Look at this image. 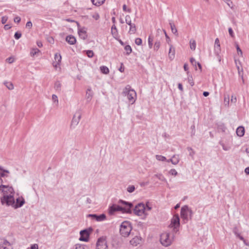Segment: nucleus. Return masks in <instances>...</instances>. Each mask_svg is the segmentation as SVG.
I'll return each instance as SVG.
<instances>
[{"label":"nucleus","instance_id":"7c9ffc66","mask_svg":"<svg viewBox=\"0 0 249 249\" xmlns=\"http://www.w3.org/2000/svg\"><path fill=\"white\" fill-rule=\"evenodd\" d=\"M160 41L159 40H157L154 44V50H155V51L158 50V49L160 47Z\"/></svg>","mask_w":249,"mask_h":249},{"label":"nucleus","instance_id":"423d86ee","mask_svg":"<svg viewBox=\"0 0 249 249\" xmlns=\"http://www.w3.org/2000/svg\"><path fill=\"white\" fill-rule=\"evenodd\" d=\"M180 219L178 214H176L174 215L171 219V223L169 225L170 228L172 229V232L177 233L179 229Z\"/></svg>","mask_w":249,"mask_h":249},{"label":"nucleus","instance_id":"4c0bfd02","mask_svg":"<svg viewBox=\"0 0 249 249\" xmlns=\"http://www.w3.org/2000/svg\"><path fill=\"white\" fill-rule=\"evenodd\" d=\"M154 177H156L157 178H158V179H159L161 181H165L166 180L165 178L163 177V176L161 174H156L154 175Z\"/></svg>","mask_w":249,"mask_h":249},{"label":"nucleus","instance_id":"c9c22d12","mask_svg":"<svg viewBox=\"0 0 249 249\" xmlns=\"http://www.w3.org/2000/svg\"><path fill=\"white\" fill-rule=\"evenodd\" d=\"M229 102H230L229 96L228 95L227 97L225 96L224 100V104L225 106H228L229 105Z\"/></svg>","mask_w":249,"mask_h":249},{"label":"nucleus","instance_id":"0e129e2a","mask_svg":"<svg viewBox=\"0 0 249 249\" xmlns=\"http://www.w3.org/2000/svg\"><path fill=\"white\" fill-rule=\"evenodd\" d=\"M228 31H229V33L231 37H233V32L232 29H231V28H229Z\"/></svg>","mask_w":249,"mask_h":249},{"label":"nucleus","instance_id":"49530a36","mask_svg":"<svg viewBox=\"0 0 249 249\" xmlns=\"http://www.w3.org/2000/svg\"><path fill=\"white\" fill-rule=\"evenodd\" d=\"M52 100H53V101L54 103H56V104L58 105V99H57V96L56 95L53 94L52 95Z\"/></svg>","mask_w":249,"mask_h":249},{"label":"nucleus","instance_id":"5fc2aeb1","mask_svg":"<svg viewBox=\"0 0 249 249\" xmlns=\"http://www.w3.org/2000/svg\"><path fill=\"white\" fill-rule=\"evenodd\" d=\"M131 21V19L130 16L126 15L125 18V21L126 23H127Z\"/></svg>","mask_w":249,"mask_h":249},{"label":"nucleus","instance_id":"b1692460","mask_svg":"<svg viewBox=\"0 0 249 249\" xmlns=\"http://www.w3.org/2000/svg\"><path fill=\"white\" fill-rule=\"evenodd\" d=\"M179 161V156L178 155H174L171 158V162L174 165L177 164Z\"/></svg>","mask_w":249,"mask_h":249},{"label":"nucleus","instance_id":"a18cd8bd","mask_svg":"<svg viewBox=\"0 0 249 249\" xmlns=\"http://www.w3.org/2000/svg\"><path fill=\"white\" fill-rule=\"evenodd\" d=\"M21 36V34L19 32H17L15 33L14 35V37L16 39H18L20 38Z\"/></svg>","mask_w":249,"mask_h":249},{"label":"nucleus","instance_id":"58836bf2","mask_svg":"<svg viewBox=\"0 0 249 249\" xmlns=\"http://www.w3.org/2000/svg\"><path fill=\"white\" fill-rule=\"evenodd\" d=\"M153 38L151 36H149L148 37V46L150 48H152L153 46Z\"/></svg>","mask_w":249,"mask_h":249},{"label":"nucleus","instance_id":"e2e57ef3","mask_svg":"<svg viewBox=\"0 0 249 249\" xmlns=\"http://www.w3.org/2000/svg\"><path fill=\"white\" fill-rule=\"evenodd\" d=\"M236 101H237V99H236V96H235L234 95H232L231 98V102H233V103H236Z\"/></svg>","mask_w":249,"mask_h":249},{"label":"nucleus","instance_id":"ea45409f","mask_svg":"<svg viewBox=\"0 0 249 249\" xmlns=\"http://www.w3.org/2000/svg\"><path fill=\"white\" fill-rule=\"evenodd\" d=\"M75 249H89L87 246H85L81 245H76Z\"/></svg>","mask_w":249,"mask_h":249},{"label":"nucleus","instance_id":"774afa93","mask_svg":"<svg viewBox=\"0 0 249 249\" xmlns=\"http://www.w3.org/2000/svg\"><path fill=\"white\" fill-rule=\"evenodd\" d=\"M245 172L247 175H249V167L245 168Z\"/></svg>","mask_w":249,"mask_h":249},{"label":"nucleus","instance_id":"680f3d73","mask_svg":"<svg viewBox=\"0 0 249 249\" xmlns=\"http://www.w3.org/2000/svg\"><path fill=\"white\" fill-rule=\"evenodd\" d=\"M38 249V246L36 244H34L32 245L31 247V249Z\"/></svg>","mask_w":249,"mask_h":249},{"label":"nucleus","instance_id":"c85d7f7f","mask_svg":"<svg viewBox=\"0 0 249 249\" xmlns=\"http://www.w3.org/2000/svg\"><path fill=\"white\" fill-rule=\"evenodd\" d=\"M4 84L9 90H12L14 89V85L11 82H5Z\"/></svg>","mask_w":249,"mask_h":249},{"label":"nucleus","instance_id":"f3484780","mask_svg":"<svg viewBox=\"0 0 249 249\" xmlns=\"http://www.w3.org/2000/svg\"><path fill=\"white\" fill-rule=\"evenodd\" d=\"M61 60V56L60 54L55 53L54 55V61L53 62V66L56 68L60 65Z\"/></svg>","mask_w":249,"mask_h":249},{"label":"nucleus","instance_id":"a19ab883","mask_svg":"<svg viewBox=\"0 0 249 249\" xmlns=\"http://www.w3.org/2000/svg\"><path fill=\"white\" fill-rule=\"evenodd\" d=\"M188 82L189 83V84L191 85V86H193L194 85V83L193 82V77H192V75H190L189 74H188Z\"/></svg>","mask_w":249,"mask_h":249},{"label":"nucleus","instance_id":"052dcab7","mask_svg":"<svg viewBox=\"0 0 249 249\" xmlns=\"http://www.w3.org/2000/svg\"><path fill=\"white\" fill-rule=\"evenodd\" d=\"M20 18L18 16L14 18L15 22L19 23L20 21Z\"/></svg>","mask_w":249,"mask_h":249},{"label":"nucleus","instance_id":"c756f323","mask_svg":"<svg viewBox=\"0 0 249 249\" xmlns=\"http://www.w3.org/2000/svg\"><path fill=\"white\" fill-rule=\"evenodd\" d=\"M190 48L192 50H195L196 49V41L194 40L191 39L190 41Z\"/></svg>","mask_w":249,"mask_h":249},{"label":"nucleus","instance_id":"bf43d9fd","mask_svg":"<svg viewBox=\"0 0 249 249\" xmlns=\"http://www.w3.org/2000/svg\"><path fill=\"white\" fill-rule=\"evenodd\" d=\"M6 60L9 63H12L14 61V58L12 57H10L8 58Z\"/></svg>","mask_w":249,"mask_h":249},{"label":"nucleus","instance_id":"7ed1b4c3","mask_svg":"<svg viewBox=\"0 0 249 249\" xmlns=\"http://www.w3.org/2000/svg\"><path fill=\"white\" fill-rule=\"evenodd\" d=\"M175 233L164 232L160 235V242L164 247L171 245L175 238Z\"/></svg>","mask_w":249,"mask_h":249},{"label":"nucleus","instance_id":"9b49d317","mask_svg":"<svg viewBox=\"0 0 249 249\" xmlns=\"http://www.w3.org/2000/svg\"><path fill=\"white\" fill-rule=\"evenodd\" d=\"M96 249H108L105 237H101L98 239Z\"/></svg>","mask_w":249,"mask_h":249},{"label":"nucleus","instance_id":"2eb2a0df","mask_svg":"<svg viewBox=\"0 0 249 249\" xmlns=\"http://www.w3.org/2000/svg\"><path fill=\"white\" fill-rule=\"evenodd\" d=\"M81 118V114L80 112H77L73 116L71 121V124L76 125L78 124Z\"/></svg>","mask_w":249,"mask_h":249},{"label":"nucleus","instance_id":"ddd939ff","mask_svg":"<svg viewBox=\"0 0 249 249\" xmlns=\"http://www.w3.org/2000/svg\"><path fill=\"white\" fill-rule=\"evenodd\" d=\"M87 217H91L92 219H95L97 221H102L106 218V215L104 213L99 215L96 214H89L87 215Z\"/></svg>","mask_w":249,"mask_h":249},{"label":"nucleus","instance_id":"5701e85b","mask_svg":"<svg viewBox=\"0 0 249 249\" xmlns=\"http://www.w3.org/2000/svg\"><path fill=\"white\" fill-rule=\"evenodd\" d=\"M237 135L240 137H242L244 135L245 130L242 126H239L236 129Z\"/></svg>","mask_w":249,"mask_h":249},{"label":"nucleus","instance_id":"603ef678","mask_svg":"<svg viewBox=\"0 0 249 249\" xmlns=\"http://www.w3.org/2000/svg\"><path fill=\"white\" fill-rule=\"evenodd\" d=\"M92 17L94 18L95 20H98L99 18V15L97 13H95L94 14L92 15Z\"/></svg>","mask_w":249,"mask_h":249},{"label":"nucleus","instance_id":"de8ad7c7","mask_svg":"<svg viewBox=\"0 0 249 249\" xmlns=\"http://www.w3.org/2000/svg\"><path fill=\"white\" fill-rule=\"evenodd\" d=\"M135 43L138 45H140L142 43V40L140 38H137L135 41Z\"/></svg>","mask_w":249,"mask_h":249},{"label":"nucleus","instance_id":"8fccbe9b","mask_svg":"<svg viewBox=\"0 0 249 249\" xmlns=\"http://www.w3.org/2000/svg\"><path fill=\"white\" fill-rule=\"evenodd\" d=\"M115 32H117L116 27L115 25H113L111 27V33L112 35L115 34Z\"/></svg>","mask_w":249,"mask_h":249},{"label":"nucleus","instance_id":"6ab92c4d","mask_svg":"<svg viewBox=\"0 0 249 249\" xmlns=\"http://www.w3.org/2000/svg\"><path fill=\"white\" fill-rule=\"evenodd\" d=\"M220 45L219 40L218 38H216L215 40V46H214V52L215 53L218 55L219 53L220 52Z\"/></svg>","mask_w":249,"mask_h":249},{"label":"nucleus","instance_id":"3c124183","mask_svg":"<svg viewBox=\"0 0 249 249\" xmlns=\"http://www.w3.org/2000/svg\"><path fill=\"white\" fill-rule=\"evenodd\" d=\"M169 173L172 175L176 176L178 174V172L174 169H172L170 170Z\"/></svg>","mask_w":249,"mask_h":249},{"label":"nucleus","instance_id":"bb28decb","mask_svg":"<svg viewBox=\"0 0 249 249\" xmlns=\"http://www.w3.org/2000/svg\"><path fill=\"white\" fill-rule=\"evenodd\" d=\"M93 4L96 6H100L105 2V0H91Z\"/></svg>","mask_w":249,"mask_h":249},{"label":"nucleus","instance_id":"412c9836","mask_svg":"<svg viewBox=\"0 0 249 249\" xmlns=\"http://www.w3.org/2000/svg\"><path fill=\"white\" fill-rule=\"evenodd\" d=\"M175 50L174 48L173 47L172 45H170L169 52V57L171 60H172L175 57Z\"/></svg>","mask_w":249,"mask_h":249},{"label":"nucleus","instance_id":"864d4df0","mask_svg":"<svg viewBox=\"0 0 249 249\" xmlns=\"http://www.w3.org/2000/svg\"><path fill=\"white\" fill-rule=\"evenodd\" d=\"M236 50H237V53L238 54H240L241 55L242 54V50L240 49L239 45L238 44H236Z\"/></svg>","mask_w":249,"mask_h":249},{"label":"nucleus","instance_id":"79ce46f5","mask_svg":"<svg viewBox=\"0 0 249 249\" xmlns=\"http://www.w3.org/2000/svg\"><path fill=\"white\" fill-rule=\"evenodd\" d=\"M90 90H91V89H88L87 91V99H89V100H91V99L92 97V95H93L92 93H88V91H90Z\"/></svg>","mask_w":249,"mask_h":249},{"label":"nucleus","instance_id":"a211bd4d","mask_svg":"<svg viewBox=\"0 0 249 249\" xmlns=\"http://www.w3.org/2000/svg\"><path fill=\"white\" fill-rule=\"evenodd\" d=\"M129 26V30L128 31L129 34H134L136 32V27L134 23L131 22V21L127 23Z\"/></svg>","mask_w":249,"mask_h":249},{"label":"nucleus","instance_id":"6e6552de","mask_svg":"<svg viewBox=\"0 0 249 249\" xmlns=\"http://www.w3.org/2000/svg\"><path fill=\"white\" fill-rule=\"evenodd\" d=\"M134 213L139 216H142L143 214L146 215L147 213H145V207L143 203H140L138 204L134 209Z\"/></svg>","mask_w":249,"mask_h":249},{"label":"nucleus","instance_id":"6e6d98bb","mask_svg":"<svg viewBox=\"0 0 249 249\" xmlns=\"http://www.w3.org/2000/svg\"><path fill=\"white\" fill-rule=\"evenodd\" d=\"M233 232L237 236L239 233H238V229L237 227H235L233 229Z\"/></svg>","mask_w":249,"mask_h":249},{"label":"nucleus","instance_id":"13d9d810","mask_svg":"<svg viewBox=\"0 0 249 249\" xmlns=\"http://www.w3.org/2000/svg\"><path fill=\"white\" fill-rule=\"evenodd\" d=\"M183 68H184V70L187 71V74H189V72L188 71V64H186V63L184 64Z\"/></svg>","mask_w":249,"mask_h":249},{"label":"nucleus","instance_id":"cd10ccee","mask_svg":"<svg viewBox=\"0 0 249 249\" xmlns=\"http://www.w3.org/2000/svg\"><path fill=\"white\" fill-rule=\"evenodd\" d=\"M100 70H101V71L103 73L105 74H108L109 72V70L108 68L107 67L105 66L100 67Z\"/></svg>","mask_w":249,"mask_h":249},{"label":"nucleus","instance_id":"2f4dec72","mask_svg":"<svg viewBox=\"0 0 249 249\" xmlns=\"http://www.w3.org/2000/svg\"><path fill=\"white\" fill-rule=\"evenodd\" d=\"M156 158L157 160L160 161H165L166 160V158L161 155H156Z\"/></svg>","mask_w":249,"mask_h":249},{"label":"nucleus","instance_id":"39448f33","mask_svg":"<svg viewBox=\"0 0 249 249\" xmlns=\"http://www.w3.org/2000/svg\"><path fill=\"white\" fill-rule=\"evenodd\" d=\"M123 94L125 96H127L128 100L131 102V104H133L135 102L137 96L136 93L134 89H131L129 85L125 87Z\"/></svg>","mask_w":249,"mask_h":249},{"label":"nucleus","instance_id":"393cba45","mask_svg":"<svg viewBox=\"0 0 249 249\" xmlns=\"http://www.w3.org/2000/svg\"><path fill=\"white\" fill-rule=\"evenodd\" d=\"M169 24L170 25L172 32L176 36H178V30H177V29L176 28L175 24L172 22H170Z\"/></svg>","mask_w":249,"mask_h":249},{"label":"nucleus","instance_id":"1a4fd4ad","mask_svg":"<svg viewBox=\"0 0 249 249\" xmlns=\"http://www.w3.org/2000/svg\"><path fill=\"white\" fill-rule=\"evenodd\" d=\"M0 191L3 193V197H4L5 196H14L15 193L12 187L2 184L0 186Z\"/></svg>","mask_w":249,"mask_h":249},{"label":"nucleus","instance_id":"09e8293b","mask_svg":"<svg viewBox=\"0 0 249 249\" xmlns=\"http://www.w3.org/2000/svg\"><path fill=\"white\" fill-rule=\"evenodd\" d=\"M7 16H3L1 18V23L2 24H5L8 20Z\"/></svg>","mask_w":249,"mask_h":249},{"label":"nucleus","instance_id":"f03ea898","mask_svg":"<svg viewBox=\"0 0 249 249\" xmlns=\"http://www.w3.org/2000/svg\"><path fill=\"white\" fill-rule=\"evenodd\" d=\"M0 200L2 205L6 204L7 206H11L15 209L21 207L25 203L24 199L22 197H18L16 199L15 202L14 196H5L4 197H2Z\"/></svg>","mask_w":249,"mask_h":249},{"label":"nucleus","instance_id":"4be33fe9","mask_svg":"<svg viewBox=\"0 0 249 249\" xmlns=\"http://www.w3.org/2000/svg\"><path fill=\"white\" fill-rule=\"evenodd\" d=\"M0 171H1L0 173V177H8V174L9 173V171L8 170L4 169L1 166H0Z\"/></svg>","mask_w":249,"mask_h":249},{"label":"nucleus","instance_id":"0eeeda50","mask_svg":"<svg viewBox=\"0 0 249 249\" xmlns=\"http://www.w3.org/2000/svg\"><path fill=\"white\" fill-rule=\"evenodd\" d=\"M132 230L130 223L128 221H124L120 225V232L124 237L128 236Z\"/></svg>","mask_w":249,"mask_h":249},{"label":"nucleus","instance_id":"f704fd0d","mask_svg":"<svg viewBox=\"0 0 249 249\" xmlns=\"http://www.w3.org/2000/svg\"><path fill=\"white\" fill-rule=\"evenodd\" d=\"M135 190V187L134 185H129L128 186L127 188V191L128 192L131 193L133 192Z\"/></svg>","mask_w":249,"mask_h":249},{"label":"nucleus","instance_id":"aec40b11","mask_svg":"<svg viewBox=\"0 0 249 249\" xmlns=\"http://www.w3.org/2000/svg\"><path fill=\"white\" fill-rule=\"evenodd\" d=\"M66 41L70 44L73 45L76 43V40L74 36L72 35H69L66 37Z\"/></svg>","mask_w":249,"mask_h":249},{"label":"nucleus","instance_id":"a878e982","mask_svg":"<svg viewBox=\"0 0 249 249\" xmlns=\"http://www.w3.org/2000/svg\"><path fill=\"white\" fill-rule=\"evenodd\" d=\"M54 88L56 91H60L61 90V84L59 81H57L55 82Z\"/></svg>","mask_w":249,"mask_h":249},{"label":"nucleus","instance_id":"f8f14e48","mask_svg":"<svg viewBox=\"0 0 249 249\" xmlns=\"http://www.w3.org/2000/svg\"><path fill=\"white\" fill-rule=\"evenodd\" d=\"M78 26V33L79 37L83 39H86L88 36L87 33V28L85 27H81L78 22H76Z\"/></svg>","mask_w":249,"mask_h":249},{"label":"nucleus","instance_id":"338daca9","mask_svg":"<svg viewBox=\"0 0 249 249\" xmlns=\"http://www.w3.org/2000/svg\"><path fill=\"white\" fill-rule=\"evenodd\" d=\"M11 28V27L9 24L5 25L4 26V29L5 30H8L10 29Z\"/></svg>","mask_w":249,"mask_h":249},{"label":"nucleus","instance_id":"dca6fc26","mask_svg":"<svg viewBox=\"0 0 249 249\" xmlns=\"http://www.w3.org/2000/svg\"><path fill=\"white\" fill-rule=\"evenodd\" d=\"M142 238L140 236H136L130 241V243L133 246H137L141 244Z\"/></svg>","mask_w":249,"mask_h":249},{"label":"nucleus","instance_id":"72a5a7b5","mask_svg":"<svg viewBox=\"0 0 249 249\" xmlns=\"http://www.w3.org/2000/svg\"><path fill=\"white\" fill-rule=\"evenodd\" d=\"M38 52H39V50L37 48H34L32 50L30 54L32 56H34Z\"/></svg>","mask_w":249,"mask_h":249},{"label":"nucleus","instance_id":"69168bd1","mask_svg":"<svg viewBox=\"0 0 249 249\" xmlns=\"http://www.w3.org/2000/svg\"><path fill=\"white\" fill-rule=\"evenodd\" d=\"M145 207V213H146V211H150L151 210V207L148 205V202L146 203V205Z\"/></svg>","mask_w":249,"mask_h":249},{"label":"nucleus","instance_id":"c03bdc74","mask_svg":"<svg viewBox=\"0 0 249 249\" xmlns=\"http://www.w3.org/2000/svg\"><path fill=\"white\" fill-rule=\"evenodd\" d=\"M224 2H225L227 5L231 7V8H232V2L231 0H223Z\"/></svg>","mask_w":249,"mask_h":249},{"label":"nucleus","instance_id":"4d7b16f0","mask_svg":"<svg viewBox=\"0 0 249 249\" xmlns=\"http://www.w3.org/2000/svg\"><path fill=\"white\" fill-rule=\"evenodd\" d=\"M26 27L27 28H28L29 29H31L32 27V23L31 22V21H28L27 23H26Z\"/></svg>","mask_w":249,"mask_h":249},{"label":"nucleus","instance_id":"e433bc0d","mask_svg":"<svg viewBox=\"0 0 249 249\" xmlns=\"http://www.w3.org/2000/svg\"><path fill=\"white\" fill-rule=\"evenodd\" d=\"M190 62H191V63L192 64V65L194 67H195L196 70H197V68H196V63H197V62H196V60H195L194 58H193V57H192V58H190Z\"/></svg>","mask_w":249,"mask_h":249},{"label":"nucleus","instance_id":"37998d69","mask_svg":"<svg viewBox=\"0 0 249 249\" xmlns=\"http://www.w3.org/2000/svg\"><path fill=\"white\" fill-rule=\"evenodd\" d=\"M86 53L88 56L90 58L92 57L94 55L93 51L91 50L87 51Z\"/></svg>","mask_w":249,"mask_h":249},{"label":"nucleus","instance_id":"9d476101","mask_svg":"<svg viewBox=\"0 0 249 249\" xmlns=\"http://www.w3.org/2000/svg\"><path fill=\"white\" fill-rule=\"evenodd\" d=\"M92 230V228H89L81 231L80 232V237L79 240L82 241H88L89 234L91 232Z\"/></svg>","mask_w":249,"mask_h":249},{"label":"nucleus","instance_id":"4468645a","mask_svg":"<svg viewBox=\"0 0 249 249\" xmlns=\"http://www.w3.org/2000/svg\"><path fill=\"white\" fill-rule=\"evenodd\" d=\"M11 247L10 243L6 239L0 240V249H9Z\"/></svg>","mask_w":249,"mask_h":249},{"label":"nucleus","instance_id":"20e7f679","mask_svg":"<svg viewBox=\"0 0 249 249\" xmlns=\"http://www.w3.org/2000/svg\"><path fill=\"white\" fill-rule=\"evenodd\" d=\"M193 215L192 210L187 205L183 206L181 209L180 216L184 223L191 219Z\"/></svg>","mask_w":249,"mask_h":249},{"label":"nucleus","instance_id":"f257e3e1","mask_svg":"<svg viewBox=\"0 0 249 249\" xmlns=\"http://www.w3.org/2000/svg\"><path fill=\"white\" fill-rule=\"evenodd\" d=\"M119 203L122 204L123 206L113 204L111 206L109 207L108 209V213L110 215H113L114 212L116 211H121L123 213H131V209L133 207L132 203L122 200H120Z\"/></svg>","mask_w":249,"mask_h":249},{"label":"nucleus","instance_id":"473e14b6","mask_svg":"<svg viewBox=\"0 0 249 249\" xmlns=\"http://www.w3.org/2000/svg\"><path fill=\"white\" fill-rule=\"evenodd\" d=\"M124 49L126 51V54L127 55H129L132 52L131 47L129 45L125 46Z\"/></svg>","mask_w":249,"mask_h":249}]
</instances>
